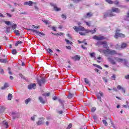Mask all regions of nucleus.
<instances>
[{"label": "nucleus", "instance_id": "nucleus-37", "mask_svg": "<svg viewBox=\"0 0 129 129\" xmlns=\"http://www.w3.org/2000/svg\"><path fill=\"white\" fill-rule=\"evenodd\" d=\"M5 29H6L7 33H10V31H11V27H6Z\"/></svg>", "mask_w": 129, "mask_h": 129}, {"label": "nucleus", "instance_id": "nucleus-27", "mask_svg": "<svg viewBox=\"0 0 129 129\" xmlns=\"http://www.w3.org/2000/svg\"><path fill=\"white\" fill-rule=\"evenodd\" d=\"M0 62L1 63H7V62H8V59H0Z\"/></svg>", "mask_w": 129, "mask_h": 129}, {"label": "nucleus", "instance_id": "nucleus-56", "mask_svg": "<svg viewBox=\"0 0 129 129\" xmlns=\"http://www.w3.org/2000/svg\"><path fill=\"white\" fill-rule=\"evenodd\" d=\"M90 55L91 57H94V55H95V53H94V52L91 53L90 54Z\"/></svg>", "mask_w": 129, "mask_h": 129}, {"label": "nucleus", "instance_id": "nucleus-64", "mask_svg": "<svg viewBox=\"0 0 129 129\" xmlns=\"http://www.w3.org/2000/svg\"><path fill=\"white\" fill-rule=\"evenodd\" d=\"M86 33H89L90 32H92L90 30H85Z\"/></svg>", "mask_w": 129, "mask_h": 129}, {"label": "nucleus", "instance_id": "nucleus-22", "mask_svg": "<svg viewBox=\"0 0 129 129\" xmlns=\"http://www.w3.org/2000/svg\"><path fill=\"white\" fill-rule=\"evenodd\" d=\"M103 48H105V49H109L108 45H107V42L106 41H104Z\"/></svg>", "mask_w": 129, "mask_h": 129}, {"label": "nucleus", "instance_id": "nucleus-54", "mask_svg": "<svg viewBox=\"0 0 129 129\" xmlns=\"http://www.w3.org/2000/svg\"><path fill=\"white\" fill-rule=\"evenodd\" d=\"M5 23L6 25H11V22L10 21H5Z\"/></svg>", "mask_w": 129, "mask_h": 129}, {"label": "nucleus", "instance_id": "nucleus-18", "mask_svg": "<svg viewBox=\"0 0 129 129\" xmlns=\"http://www.w3.org/2000/svg\"><path fill=\"white\" fill-rule=\"evenodd\" d=\"M97 99H101V97H103V93H98L97 94Z\"/></svg>", "mask_w": 129, "mask_h": 129}, {"label": "nucleus", "instance_id": "nucleus-62", "mask_svg": "<svg viewBox=\"0 0 129 129\" xmlns=\"http://www.w3.org/2000/svg\"><path fill=\"white\" fill-rule=\"evenodd\" d=\"M0 73H1V74H4V69H0Z\"/></svg>", "mask_w": 129, "mask_h": 129}, {"label": "nucleus", "instance_id": "nucleus-29", "mask_svg": "<svg viewBox=\"0 0 129 129\" xmlns=\"http://www.w3.org/2000/svg\"><path fill=\"white\" fill-rule=\"evenodd\" d=\"M12 98H13V95H12V94H9L8 96V100H12Z\"/></svg>", "mask_w": 129, "mask_h": 129}, {"label": "nucleus", "instance_id": "nucleus-46", "mask_svg": "<svg viewBox=\"0 0 129 129\" xmlns=\"http://www.w3.org/2000/svg\"><path fill=\"white\" fill-rule=\"evenodd\" d=\"M42 22H43L44 24H46V25L49 24V21L48 20H42Z\"/></svg>", "mask_w": 129, "mask_h": 129}, {"label": "nucleus", "instance_id": "nucleus-13", "mask_svg": "<svg viewBox=\"0 0 129 129\" xmlns=\"http://www.w3.org/2000/svg\"><path fill=\"white\" fill-rule=\"evenodd\" d=\"M72 59H73L74 61H79L80 60V56L76 55L75 56L72 57Z\"/></svg>", "mask_w": 129, "mask_h": 129}, {"label": "nucleus", "instance_id": "nucleus-41", "mask_svg": "<svg viewBox=\"0 0 129 129\" xmlns=\"http://www.w3.org/2000/svg\"><path fill=\"white\" fill-rule=\"evenodd\" d=\"M104 41H99L96 45H103Z\"/></svg>", "mask_w": 129, "mask_h": 129}, {"label": "nucleus", "instance_id": "nucleus-60", "mask_svg": "<svg viewBox=\"0 0 129 129\" xmlns=\"http://www.w3.org/2000/svg\"><path fill=\"white\" fill-rule=\"evenodd\" d=\"M79 34H80V35H81L82 36H85V33L80 32Z\"/></svg>", "mask_w": 129, "mask_h": 129}, {"label": "nucleus", "instance_id": "nucleus-12", "mask_svg": "<svg viewBox=\"0 0 129 129\" xmlns=\"http://www.w3.org/2000/svg\"><path fill=\"white\" fill-rule=\"evenodd\" d=\"M108 54H109L110 55H115L117 54V52H116V51L112 49H109L108 50Z\"/></svg>", "mask_w": 129, "mask_h": 129}, {"label": "nucleus", "instance_id": "nucleus-40", "mask_svg": "<svg viewBox=\"0 0 129 129\" xmlns=\"http://www.w3.org/2000/svg\"><path fill=\"white\" fill-rule=\"evenodd\" d=\"M37 116V115H34L31 117V120H32L33 121H35V118Z\"/></svg>", "mask_w": 129, "mask_h": 129}, {"label": "nucleus", "instance_id": "nucleus-63", "mask_svg": "<svg viewBox=\"0 0 129 129\" xmlns=\"http://www.w3.org/2000/svg\"><path fill=\"white\" fill-rule=\"evenodd\" d=\"M125 79H129V75L124 76Z\"/></svg>", "mask_w": 129, "mask_h": 129}, {"label": "nucleus", "instance_id": "nucleus-6", "mask_svg": "<svg viewBox=\"0 0 129 129\" xmlns=\"http://www.w3.org/2000/svg\"><path fill=\"white\" fill-rule=\"evenodd\" d=\"M93 39L94 40H97V41H101L102 40H104V37L101 36V35H99V36H94L93 37Z\"/></svg>", "mask_w": 129, "mask_h": 129}, {"label": "nucleus", "instance_id": "nucleus-17", "mask_svg": "<svg viewBox=\"0 0 129 129\" xmlns=\"http://www.w3.org/2000/svg\"><path fill=\"white\" fill-rule=\"evenodd\" d=\"M33 4H34L35 5H36V3H33V2L32 1H29V2H25L24 3V5H25L26 6H29L30 7H32L33 5Z\"/></svg>", "mask_w": 129, "mask_h": 129}, {"label": "nucleus", "instance_id": "nucleus-4", "mask_svg": "<svg viewBox=\"0 0 129 129\" xmlns=\"http://www.w3.org/2000/svg\"><path fill=\"white\" fill-rule=\"evenodd\" d=\"M37 81L38 85H39V86H42V85L45 83V79L40 77V78L37 79Z\"/></svg>", "mask_w": 129, "mask_h": 129}, {"label": "nucleus", "instance_id": "nucleus-10", "mask_svg": "<svg viewBox=\"0 0 129 129\" xmlns=\"http://www.w3.org/2000/svg\"><path fill=\"white\" fill-rule=\"evenodd\" d=\"M107 59L110 63L112 64V65H115V64H116V62H115V61H114V60L112 58L108 57L107 58Z\"/></svg>", "mask_w": 129, "mask_h": 129}, {"label": "nucleus", "instance_id": "nucleus-21", "mask_svg": "<svg viewBox=\"0 0 129 129\" xmlns=\"http://www.w3.org/2000/svg\"><path fill=\"white\" fill-rule=\"evenodd\" d=\"M117 89L119 90L121 89L122 92H123V93H125V90H124V89L123 88L121 87V86H120V85H118L117 86Z\"/></svg>", "mask_w": 129, "mask_h": 129}, {"label": "nucleus", "instance_id": "nucleus-16", "mask_svg": "<svg viewBox=\"0 0 129 129\" xmlns=\"http://www.w3.org/2000/svg\"><path fill=\"white\" fill-rule=\"evenodd\" d=\"M109 10L107 11V12H105L103 13L104 19L107 18V17H112L110 16V12H109Z\"/></svg>", "mask_w": 129, "mask_h": 129}, {"label": "nucleus", "instance_id": "nucleus-44", "mask_svg": "<svg viewBox=\"0 0 129 129\" xmlns=\"http://www.w3.org/2000/svg\"><path fill=\"white\" fill-rule=\"evenodd\" d=\"M46 51L48 52V53H53V50L50 48H48V49H46Z\"/></svg>", "mask_w": 129, "mask_h": 129}, {"label": "nucleus", "instance_id": "nucleus-59", "mask_svg": "<svg viewBox=\"0 0 129 129\" xmlns=\"http://www.w3.org/2000/svg\"><path fill=\"white\" fill-rule=\"evenodd\" d=\"M103 80H104V81H105V82L107 83L108 81H107V79L106 78H105V77L103 78Z\"/></svg>", "mask_w": 129, "mask_h": 129}, {"label": "nucleus", "instance_id": "nucleus-36", "mask_svg": "<svg viewBox=\"0 0 129 129\" xmlns=\"http://www.w3.org/2000/svg\"><path fill=\"white\" fill-rule=\"evenodd\" d=\"M30 101H31V98H29L28 99L25 100V102L26 104H28V103H29V102H30Z\"/></svg>", "mask_w": 129, "mask_h": 129}, {"label": "nucleus", "instance_id": "nucleus-50", "mask_svg": "<svg viewBox=\"0 0 129 129\" xmlns=\"http://www.w3.org/2000/svg\"><path fill=\"white\" fill-rule=\"evenodd\" d=\"M61 18L64 20H66V18H67L66 15L64 14L61 15Z\"/></svg>", "mask_w": 129, "mask_h": 129}, {"label": "nucleus", "instance_id": "nucleus-5", "mask_svg": "<svg viewBox=\"0 0 129 129\" xmlns=\"http://www.w3.org/2000/svg\"><path fill=\"white\" fill-rule=\"evenodd\" d=\"M73 29L75 30L76 32H79V31H81V32H83V31H85L84 27L82 26H75L73 27Z\"/></svg>", "mask_w": 129, "mask_h": 129}, {"label": "nucleus", "instance_id": "nucleus-9", "mask_svg": "<svg viewBox=\"0 0 129 129\" xmlns=\"http://www.w3.org/2000/svg\"><path fill=\"white\" fill-rule=\"evenodd\" d=\"M50 5L53 7L54 10L55 11V12H59V11H61V9L58 8L56 5L53 4V3H50Z\"/></svg>", "mask_w": 129, "mask_h": 129}, {"label": "nucleus", "instance_id": "nucleus-32", "mask_svg": "<svg viewBox=\"0 0 129 129\" xmlns=\"http://www.w3.org/2000/svg\"><path fill=\"white\" fill-rule=\"evenodd\" d=\"M11 28L13 30H16V29L17 28V24H13Z\"/></svg>", "mask_w": 129, "mask_h": 129}, {"label": "nucleus", "instance_id": "nucleus-7", "mask_svg": "<svg viewBox=\"0 0 129 129\" xmlns=\"http://www.w3.org/2000/svg\"><path fill=\"white\" fill-rule=\"evenodd\" d=\"M12 115L13 119H16V118H19L20 117L21 114L14 112H12Z\"/></svg>", "mask_w": 129, "mask_h": 129}, {"label": "nucleus", "instance_id": "nucleus-23", "mask_svg": "<svg viewBox=\"0 0 129 129\" xmlns=\"http://www.w3.org/2000/svg\"><path fill=\"white\" fill-rule=\"evenodd\" d=\"M9 87V84L8 83H5L4 85V86L1 88V89L2 90H4V89H6Z\"/></svg>", "mask_w": 129, "mask_h": 129}, {"label": "nucleus", "instance_id": "nucleus-45", "mask_svg": "<svg viewBox=\"0 0 129 129\" xmlns=\"http://www.w3.org/2000/svg\"><path fill=\"white\" fill-rule=\"evenodd\" d=\"M96 110V108L95 107H93L91 109V111L92 112H94V111H95Z\"/></svg>", "mask_w": 129, "mask_h": 129}, {"label": "nucleus", "instance_id": "nucleus-31", "mask_svg": "<svg viewBox=\"0 0 129 129\" xmlns=\"http://www.w3.org/2000/svg\"><path fill=\"white\" fill-rule=\"evenodd\" d=\"M108 51H109V48H107L106 50H103V53L104 54H105V56H107V55H106V53H107L108 54Z\"/></svg>", "mask_w": 129, "mask_h": 129}, {"label": "nucleus", "instance_id": "nucleus-48", "mask_svg": "<svg viewBox=\"0 0 129 129\" xmlns=\"http://www.w3.org/2000/svg\"><path fill=\"white\" fill-rule=\"evenodd\" d=\"M93 118L94 120H97V116L96 115H93Z\"/></svg>", "mask_w": 129, "mask_h": 129}, {"label": "nucleus", "instance_id": "nucleus-49", "mask_svg": "<svg viewBox=\"0 0 129 129\" xmlns=\"http://www.w3.org/2000/svg\"><path fill=\"white\" fill-rule=\"evenodd\" d=\"M94 66H96L97 68H99L100 69H102V68L100 66H98L96 64H93Z\"/></svg>", "mask_w": 129, "mask_h": 129}, {"label": "nucleus", "instance_id": "nucleus-52", "mask_svg": "<svg viewBox=\"0 0 129 129\" xmlns=\"http://www.w3.org/2000/svg\"><path fill=\"white\" fill-rule=\"evenodd\" d=\"M111 78L112 80H114L116 78L115 75H113L111 77Z\"/></svg>", "mask_w": 129, "mask_h": 129}, {"label": "nucleus", "instance_id": "nucleus-55", "mask_svg": "<svg viewBox=\"0 0 129 129\" xmlns=\"http://www.w3.org/2000/svg\"><path fill=\"white\" fill-rule=\"evenodd\" d=\"M113 4H114L115 5H118L119 2L117 1H115L113 2Z\"/></svg>", "mask_w": 129, "mask_h": 129}, {"label": "nucleus", "instance_id": "nucleus-39", "mask_svg": "<svg viewBox=\"0 0 129 129\" xmlns=\"http://www.w3.org/2000/svg\"><path fill=\"white\" fill-rule=\"evenodd\" d=\"M106 3H108V4H109L110 5H112L113 4V2L111 0H106Z\"/></svg>", "mask_w": 129, "mask_h": 129}, {"label": "nucleus", "instance_id": "nucleus-24", "mask_svg": "<svg viewBox=\"0 0 129 129\" xmlns=\"http://www.w3.org/2000/svg\"><path fill=\"white\" fill-rule=\"evenodd\" d=\"M39 100H40V102L41 103H45L46 102V101H45V100H44L42 98V97H39Z\"/></svg>", "mask_w": 129, "mask_h": 129}, {"label": "nucleus", "instance_id": "nucleus-47", "mask_svg": "<svg viewBox=\"0 0 129 129\" xmlns=\"http://www.w3.org/2000/svg\"><path fill=\"white\" fill-rule=\"evenodd\" d=\"M84 80L86 84H89V81L86 78H84Z\"/></svg>", "mask_w": 129, "mask_h": 129}, {"label": "nucleus", "instance_id": "nucleus-20", "mask_svg": "<svg viewBox=\"0 0 129 129\" xmlns=\"http://www.w3.org/2000/svg\"><path fill=\"white\" fill-rule=\"evenodd\" d=\"M93 16V14L91 13H87L86 16H84V18L86 19V18H90L91 17H92Z\"/></svg>", "mask_w": 129, "mask_h": 129}, {"label": "nucleus", "instance_id": "nucleus-19", "mask_svg": "<svg viewBox=\"0 0 129 129\" xmlns=\"http://www.w3.org/2000/svg\"><path fill=\"white\" fill-rule=\"evenodd\" d=\"M6 109H7L6 107L3 106H0V113H3V112H4L5 110H6Z\"/></svg>", "mask_w": 129, "mask_h": 129}, {"label": "nucleus", "instance_id": "nucleus-14", "mask_svg": "<svg viewBox=\"0 0 129 129\" xmlns=\"http://www.w3.org/2000/svg\"><path fill=\"white\" fill-rule=\"evenodd\" d=\"M32 32H35L36 34H38V36H45V34L43 33L40 32L39 31L35 30L34 29H31Z\"/></svg>", "mask_w": 129, "mask_h": 129}, {"label": "nucleus", "instance_id": "nucleus-58", "mask_svg": "<svg viewBox=\"0 0 129 129\" xmlns=\"http://www.w3.org/2000/svg\"><path fill=\"white\" fill-rule=\"evenodd\" d=\"M19 76H20V77L21 78H23V79H26V78H25V77H24V76H23V75L20 74H19Z\"/></svg>", "mask_w": 129, "mask_h": 129}, {"label": "nucleus", "instance_id": "nucleus-28", "mask_svg": "<svg viewBox=\"0 0 129 129\" xmlns=\"http://www.w3.org/2000/svg\"><path fill=\"white\" fill-rule=\"evenodd\" d=\"M126 46H127L126 43H123L121 45V48L124 49V48H126Z\"/></svg>", "mask_w": 129, "mask_h": 129}, {"label": "nucleus", "instance_id": "nucleus-8", "mask_svg": "<svg viewBox=\"0 0 129 129\" xmlns=\"http://www.w3.org/2000/svg\"><path fill=\"white\" fill-rule=\"evenodd\" d=\"M39 119L38 121L36 122L37 125L44 124V117L39 118Z\"/></svg>", "mask_w": 129, "mask_h": 129}, {"label": "nucleus", "instance_id": "nucleus-1", "mask_svg": "<svg viewBox=\"0 0 129 129\" xmlns=\"http://www.w3.org/2000/svg\"><path fill=\"white\" fill-rule=\"evenodd\" d=\"M114 59L117 62H118L119 63L120 62H122L124 61V64L126 66V67H129V63L128 61L126 59H123L122 58H120L117 57H114Z\"/></svg>", "mask_w": 129, "mask_h": 129}, {"label": "nucleus", "instance_id": "nucleus-33", "mask_svg": "<svg viewBox=\"0 0 129 129\" xmlns=\"http://www.w3.org/2000/svg\"><path fill=\"white\" fill-rule=\"evenodd\" d=\"M115 49H117L118 50H120V49H121L120 45H119L118 44L115 45Z\"/></svg>", "mask_w": 129, "mask_h": 129}, {"label": "nucleus", "instance_id": "nucleus-42", "mask_svg": "<svg viewBox=\"0 0 129 129\" xmlns=\"http://www.w3.org/2000/svg\"><path fill=\"white\" fill-rule=\"evenodd\" d=\"M86 25L87 26H90V25H91V22L90 21L89 22H85Z\"/></svg>", "mask_w": 129, "mask_h": 129}, {"label": "nucleus", "instance_id": "nucleus-25", "mask_svg": "<svg viewBox=\"0 0 129 129\" xmlns=\"http://www.w3.org/2000/svg\"><path fill=\"white\" fill-rule=\"evenodd\" d=\"M3 123L6 126V128H8V127H9V124H8V121L6 120L3 121Z\"/></svg>", "mask_w": 129, "mask_h": 129}, {"label": "nucleus", "instance_id": "nucleus-35", "mask_svg": "<svg viewBox=\"0 0 129 129\" xmlns=\"http://www.w3.org/2000/svg\"><path fill=\"white\" fill-rule=\"evenodd\" d=\"M72 97H73V94L69 92V95L68 96V98H69V99H71V98H72Z\"/></svg>", "mask_w": 129, "mask_h": 129}, {"label": "nucleus", "instance_id": "nucleus-61", "mask_svg": "<svg viewBox=\"0 0 129 129\" xmlns=\"http://www.w3.org/2000/svg\"><path fill=\"white\" fill-rule=\"evenodd\" d=\"M66 48L67 49H68V50H71V46H66Z\"/></svg>", "mask_w": 129, "mask_h": 129}, {"label": "nucleus", "instance_id": "nucleus-26", "mask_svg": "<svg viewBox=\"0 0 129 129\" xmlns=\"http://www.w3.org/2000/svg\"><path fill=\"white\" fill-rule=\"evenodd\" d=\"M59 103L61 104V106L64 108V101L61 100L60 99H58Z\"/></svg>", "mask_w": 129, "mask_h": 129}, {"label": "nucleus", "instance_id": "nucleus-34", "mask_svg": "<svg viewBox=\"0 0 129 129\" xmlns=\"http://www.w3.org/2000/svg\"><path fill=\"white\" fill-rule=\"evenodd\" d=\"M102 122L105 126H107L108 123L106 121V120H102Z\"/></svg>", "mask_w": 129, "mask_h": 129}, {"label": "nucleus", "instance_id": "nucleus-30", "mask_svg": "<svg viewBox=\"0 0 129 129\" xmlns=\"http://www.w3.org/2000/svg\"><path fill=\"white\" fill-rule=\"evenodd\" d=\"M65 41L68 45H72L73 44V42L69 41V40L65 39Z\"/></svg>", "mask_w": 129, "mask_h": 129}, {"label": "nucleus", "instance_id": "nucleus-43", "mask_svg": "<svg viewBox=\"0 0 129 129\" xmlns=\"http://www.w3.org/2000/svg\"><path fill=\"white\" fill-rule=\"evenodd\" d=\"M12 54H13V55H16V54H17V50H16V49H13V50H12Z\"/></svg>", "mask_w": 129, "mask_h": 129}, {"label": "nucleus", "instance_id": "nucleus-3", "mask_svg": "<svg viewBox=\"0 0 129 129\" xmlns=\"http://www.w3.org/2000/svg\"><path fill=\"white\" fill-rule=\"evenodd\" d=\"M120 30L117 29L116 30V33L114 35V38H115V39H117L118 38L121 37V38H124V37L125 36L124 35V34H122V33H120Z\"/></svg>", "mask_w": 129, "mask_h": 129}, {"label": "nucleus", "instance_id": "nucleus-53", "mask_svg": "<svg viewBox=\"0 0 129 129\" xmlns=\"http://www.w3.org/2000/svg\"><path fill=\"white\" fill-rule=\"evenodd\" d=\"M74 3H79V2H81L82 0H72Z\"/></svg>", "mask_w": 129, "mask_h": 129}, {"label": "nucleus", "instance_id": "nucleus-57", "mask_svg": "<svg viewBox=\"0 0 129 129\" xmlns=\"http://www.w3.org/2000/svg\"><path fill=\"white\" fill-rule=\"evenodd\" d=\"M34 9H35L36 11H39L40 10L39 8H38V7H37L36 6H34Z\"/></svg>", "mask_w": 129, "mask_h": 129}, {"label": "nucleus", "instance_id": "nucleus-2", "mask_svg": "<svg viewBox=\"0 0 129 129\" xmlns=\"http://www.w3.org/2000/svg\"><path fill=\"white\" fill-rule=\"evenodd\" d=\"M120 11L118 9V8L113 7L112 8L111 10H109V13H110V17H114L115 14L112 13H119Z\"/></svg>", "mask_w": 129, "mask_h": 129}, {"label": "nucleus", "instance_id": "nucleus-38", "mask_svg": "<svg viewBox=\"0 0 129 129\" xmlns=\"http://www.w3.org/2000/svg\"><path fill=\"white\" fill-rule=\"evenodd\" d=\"M14 33H15L17 36H20V31L15 30H14Z\"/></svg>", "mask_w": 129, "mask_h": 129}, {"label": "nucleus", "instance_id": "nucleus-11", "mask_svg": "<svg viewBox=\"0 0 129 129\" xmlns=\"http://www.w3.org/2000/svg\"><path fill=\"white\" fill-rule=\"evenodd\" d=\"M107 59L110 63L112 64V65H115V64H116V62H115V61H114V60L112 58L108 57L107 58Z\"/></svg>", "mask_w": 129, "mask_h": 129}, {"label": "nucleus", "instance_id": "nucleus-15", "mask_svg": "<svg viewBox=\"0 0 129 129\" xmlns=\"http://www.w3.org/2000/svg\"><path fill=\"white\" fill-rule=\"evenodd\" d=\"M36 87H37L36 84H32L28 85V89L30 90L32 89V88H33V89H36Z\"/></svg>", "mask_w": 129, "mask_h": 129}, {"label": "nucleus", "instance_id": "nucleus-51", "mask_svg": "<svg viewBox=\"0 0 129 129\" xmlns=\"http://www.w3.org/2000/svg\"><path fill=\"white\" fill-rule=\"evenodd\" d=\"M43 95L44 96H50V93H45Z\"/></svg>", "mask_w": 129, "mask_h": 129}]
</instances>
